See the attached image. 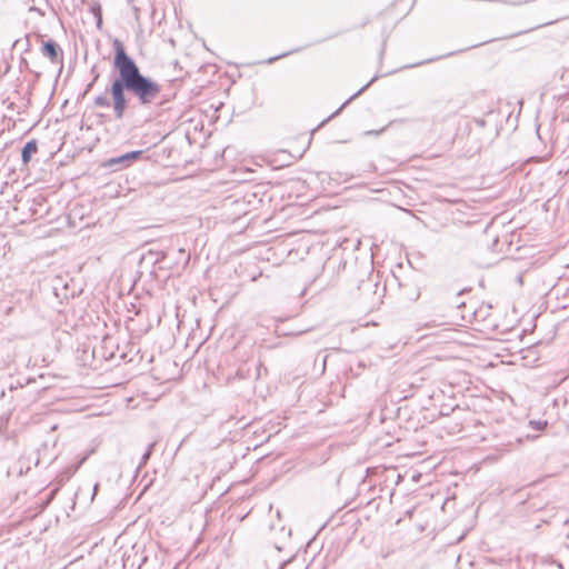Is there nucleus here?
<instances>
[{
    "mask_svg": "<svg viewBox=\"0 0 569 569\" xmlns=\"http://www.w3.org/2000/svg\"><path fill=\"white\" fill-rule=\"evenodd\" d=\"M113 68L118 76L110 84L109 99L106 93L94 98V106L100 108H111L117 120H122L129 107L130 94L136 99L138 106L150 107L160 97L161 86L151 78L141 73L136 61L127 53L123 43L113 40Z\"/></svg>",
    "mask_w": 569,
    "mask_h": 569,
    "instance_id": "f257e3e1",
    "label": "nucleus"
},
{
    "mask_svg": "<svg viewBox=\"0 0 569 569\" xmlns=\"http://www.w3.org/2000/svg\"><path fill=\"white\" fill-rule=\"evenodd\" d=\"M141 156H142V151L141 150L130 151V152H127V153L121 154L119 157L110 158L107 161L106 166L110 167V168H114V170L124 169V168L129 167V164H130V162L132 160H137Z\"/></svg>",
    "mask_w": 569,
    "mask_h": 569,
    "instance_id": "f03ea898",
    "label": "nucleus"
},
{
    "mask_svg": "<svg viewBox=\"0 0 569 569\" xmlns=\"http://www.w3.org/2000/svg\"><path fill=\"white\" fill-rule=\"evenodd\" d=\"M271 531L276 536L274 547L277 550H282V543H284L291 536V530L287 529L284 526H282L280 522L278 525L271 523L270 525Z\"/></svg>",
    "mask_w": 569,
    "mask_h": 569,
    "instance_id": "7ed1b4c3",
    "label": "nucleus"
},
{
    "mask_svg": "<svg viewBox=\"0 0 569 569\" xmlns=\"http://www.w3.org/2000/svg\"><path fill=\"white\" fill-rule=\"evenodd\" d=\"M42 53L50 59L52 63H57L59 56L62 57L60 47L52 40H48L42 46Z\"/></svg>",
    "mask_w": 569,
    "mask_h": 569,
    "instance_id": "20e7f679",
    "label": "nucleus"
},
{
    "mask_svg": "<svg viewBox=\"0 0 569 569\" xmlns=\"http://www.w3.org/2000/svg\"><path fill=\"white\" fill-rule=\"evenodd\" d=\"M38 151V144L36 140L28 141L22 150H21V159L24 164H27L30 160L32 154H34Z\"/></svg>",
    "mask_w": 569,
    "mask_h": 569,
    "instance_id": "39448f33",
    "label": "nucleus"
},
{
    "mask_svg": "<svg viewBox=\"0 0 569 569\" xmlns=\"http://www.w3.org/2000/svg\"><path fill=\"white\" fill-rule=\"evenodd\" d=\"M376 78H372L367 84H365L361 89H359L355 94H352L335 113H339L352 99L361 94L373 81Z\"/></svg>",
    "mask_w": 569,
    "mask_h": 569,
    "instance_id": "423d86ee",
    "label": "nucleus"
},
{
    "mask_svg": "<svg viewBox=\"0 0 569 569\" xmlns=\"http://www.w3.org/2000/svg\"><path fill=\"white\" fill-rule=\"evenodd\" d=\"M96 451L94 448L88 450L78 461L77 463L72 467V471L71 473H74L81 466L82 463Z\"/></svg>",
    "mask_w": 569,
    "mask_h": 569,
    "instance_id": "0eeeda50",
    "label": "nucleus"
},
{
    "mask_svg": "<svg viewBox=\"0 0 569 569\" xmlns=\"http://www.w3.org/2000/svg\"><path fill=\"white\" fill-rule=\"evenodd\" d=\"M529 423L535 430H543L548 425L546 420H531Z\"/></svg>",
    "mask_w": 569,
    "mask_h": 569,
    "instance_id": "6e6552de",
    "label": "nucleus"
},
{
    "mask_svg": "<svg viewBox=\"0 0 569 569\" xmlns=\"http://www.w3.org/2000/svg\"><path fill=\"white\" fill-rule=\"evenodd\" d=\"M153 447H154V443H150L148 449L146 450V452L143 453L142 456V461L141 463H146L148 461V459L150 458V456L152 455V450H153Z\"/></svg>",
    "mask_w": 569,
    "mask_h": 569,
    "instance_id": "1a4fd4ad",
    "label": "nucleus"
},
{
    "mask_svg": "<svg viewBox=\"0 0 569 569\" xmlns=\"http://www.w3.org/2000/svg\"><path fill=\"white\" fill-rule=\"evenodd\" d=\"M101 486H103V483H102V482H97V483H94L93 489H92V496H91V498H96V496H97V495H98V492H99V488H100Z\"/></svg>",
    "mask_w": 569,
    "mask_h": 569,
    "instance_id": "9d476101",
    "label": "nucleus"
},
{
    "mask_svg": "<svg viewBox=\"0 0 569 569\" xmlns=\"http://www.w3.org/2000/svg\"><path fill=\"white\" fill-rule=\"evenodd\" d=\"M287 54H288V53H282V54H280V56L269 58V59L267 60V62H268V63H272V62H274L276 60H278L279 58L286 57Z\"/></svg>",
    "mask_w": 569,
    "mask_h": 569,
    "instance_id": "9b49d317",
    "label": "nucleus"
},
{
    "mask_svg": "<svg viewBox=\"0 0 569 569\" xmlns=\"http://www.w3.org/2000/svg\"><path fill=\"white\" fill-rule=\"evenodd\" d=\"M385 131V128L380 129L379 131H375L376 134H379Z\"/></svg>",
    "mask_w": 569,
    "mask_h": 569,
    "instance_id": "f8f14e48",
    "label": "nucleus"
},
{
    "mask_svg": "<svg viewBox=\"0 0 569 569\" xmlns=\"http://www.w3.org/2000/svg\"><path fill=\"white\" fill-rule=\"evenodd\" d=\"M53 495H54V491H51V492L48 495V498H53Z\"/></svg>",
    "mask_w": 569,
    "mask_h": 569,
    "instance_id": "ddd939ff",
    "label": "nucleus"
},
{
    "mask_svg": "<svg viewBox=\"0 0 569 569\" xmlns=\"http://www.w3.org/2000/svg\"><path fill=\"white\" fill-rule=\"evenodd\" d=\"M92 87V82L88 84L87 90H89Z\"/></svg>",
    "mask_w": 569,
    "mask_h": 569,
    "instance_id": "4468645a",
    "label": "nucleus"
}]
</instances>
